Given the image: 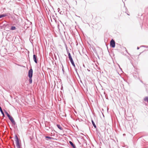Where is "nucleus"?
Here are the masks:
<instances>
[{
	"mask_svg": "<svg viewBox=\"0 0 148 148\" xmlns=\"http://www.w3.org/2000/svg\"><path fill=\"white\" fill-rule=\"evenodd\" d=\"M33 76V70L32 68L30 69L28 72V76L29 78V83L30 84L32 83V78Z\"/></svg>",
	"mask_w": 148,
	"mask_h": 148,
	"instance_id": "1",
	"label": "nucleus"
},
{
	"mask_svg": "<svg viewBox=\"0 0 148 148\" xmlns=\"http://www.w3.org/2000/svg\"><path fill=\"white\" fill-rule=\"evenodd\" d=\"M4 111L5 113L8 118L11 121L13 125H15L16 123L13 117L11 116L5 110H4Z\"/></svg>",
	"mask_w": 148,
	"mask_h": 148,
	"instance_id": "2",
	"label": "nucleus"
},
{
	"mask_svg": "<svg viewBox=\"0 0 148 148\" xmlns=\"http://www.w3.org/2000/svg\"><path fill=\"white\" fill-rule=\"evenodd\" d=\"M110 45L111 47L113 48H114L115 47V42L113 39H112L111 40L110 43Z\"/></svg>",
	"mask_w": 148,
	"mask_h": 148,
	"instance_id": "3",
	"label": "nucleus"
},
{
	"mask_svg": "<svg viewBox=\"0 0 148 148\" xmlns=\"http://www.w3.org/2000/svg\"><path fill=\"white\" fill-rule=\"evenodd\" d=\"M115 69L117 72L118 74L120 76V74H119V70L120 69V66L119 64H117V66H115Z\"/></svg>",
	"mask_w": 148,
	"mask_h": 148,
	"instance_id": "4",
	"label": "nucleus"
},
{
	"mask_svg": "<svg viewBox=\"0 0 148 148\" xmlns=\"http://www.w3.org/2000/svg\"><path fill=\"white\" fill-rule=\"evenodd\" d=\"M33 60L36 64H37L38 60H37V56L35 54H34L33 56Z\"/></svg>",
	"mask_w": 148,
	"mask_h": 148,
	"instance_id": "5",
	"label": "nucleus"
},
{
	"mask_svg": "<svg viewBox=\"0 0 148 148\" xmlns=\"http://www.w3.org/2000/svg\"><path fill=\"white\" fill-rule=\"evenodd\" d=\"M16 143V145L17 148H21L20 145L19 140H15Z\"/></svg>",
	"mask_w": 148,
	"mask_h": 148,
	"instance_id": "6",
	"label": "nucleus"
},
{
	"mask_svg": "<svg viewBox=\"0 0 148 148\" xmlns=\"http://www.w3.org/2000/svg\"><path fill=\"white\" fill-rule=\"evenodd\" d=\"M69 143L73 148H76L75 145L71 141H69Z\"/></svg>",
	"mask_w": 148,
	"mask_h": 148,
	"instance_id": "7",
	"label": "nucleus"
},
{
	"mask_svg": "<svg viewBox=\"0 0 148 148\" xmlns=\"http://www.w3.org/2000/svg\"><path fill=\"white\" fill-rule=\"evenodd\" d=\"M0 111L3 115V116L4 117L5 116V114L2 110V109L1 108V107L0 106Z\"/></svg>",
	"mask_w": 148,
	"mask_h": 148,
	"instance_id": "8",
	"label": "nucleus"
},
{
	"mask_svg": "<svg viewBox=\"0 0 148 148\" xmlns=\"http://www.w3.org/2000/svg\"><path fill=\"white\" fill-rule=\"evenodd\" d=\"M70 62L71 63L72 65L75 68V63H74V61H73V59L70 60Z\"/></svg>",
	"mask_w": 148,
	"mask_h": 148,
	"instance_id": "9",
	"label": "nucleus"
},
{
	"mask_svg": "<svg viewBox=\"0 0 148 148\" xmlns=\"http://www.w3.org/2000/svg\"><path fill=\"white\" fill-rule=\"evenodd\" d=\"M8 16V15H7L6 14H0V18L4 17L5 16Z\"/></svg>",
	"mask_w": 148,
	"mask_h": 148,
	"instance_id": "10",
	"label": "nucleus"
},
{
	"mask_svg": "<svg viewBox=\"0 0 148 148\" xmlns=\"http://www.w3.org/2000/svg\"><path fill=\"white\" fill-rule=\"evenodd\" d=\"M91 122H92V125H93V126L95 128H96V125H95L93 120L92 119H91Z\"/></svg>",
	"mask_w": 148,
	"mask_h": 148,
	"instance_id": "11",
	"label": "nucleus"
},
{
	"mask_svg": "<svg viewBox=\"0 0 148 148\" xmlns=\"http://www.w3.org/2000/svg\"><path fill=\"white\" fill-rule=\"evenodd\" d=\"M57 127L60 130H63V129L62 127L60 126V125L59 124H57Z\"/></svg>",
	"mask_w": 148,
	"mask_h": 148,
	"instance_id": "12",
	"label": "nucleus"
},
{
	"mask_svg": "<svg viewBox=\"0 0 148 148\" xmlns=\"http://www.w3.org/2000/svg\"><path fill=\"white\" fill-rule=\"evenodd\" d=\"M143 100L144 101L148 102V97H146L144 98Z\"/></svg>",
	"mask_w": 148,
	"mask_h": 148,
	"instance_id": "13",
	"label": "nucleus"
},
{
	"mask_svg": "<svg viewBox=\"0 0 148 148\" xmlns=\"http://www.w3.org/2000/svg\"><path fill=\"white\" fill-rule=\"evenodd\" d=\"M10 29L12 30H14L16 29V27L15 26H11Z\"/></svg>",
	"mask_w": 148,
	"mask_h": 148,
	"instance_id": "14",
	"label": "nucleus"
},
{
	"mask_svg": "<svg viewBox=\"0 0 148 148\" xmlns=\"http://www.w3.org/2000/svg\"><path fill=\"white\" fill-rule=\"evenodd\" d=\"M45 138H48V139H53V138L51 137H50V136H47L45 137Z\"/></svg>",
	"mask_w": 148,
	"mask_h": 148,
	"instance_id": "15",
	"label": "nucleus"
},
{
	"mask_svg": "<svg viewBox=\"0 0 148 148\" xmlns=\"http://www.w3.org/2000/svg\"><path fill=\"white\" fill-rule=\"evenodd\" d=\"M119 1V0H115L114 3L116 4H117L118 3V1Z\"/></svg>",
	"mask_w": 148,
	"mask_h": 148,
	"instance_id": "16",
	"label": "nucleus"
},
{
	"mask_svg": "<svg viewBox=\"0 0 148 148\" xmlns=\"http://www.w3.org/2000/svg\"><path fill=\"white\" fill-rule=\"evenodd\" d=\"M122 49H123V50H125V51L127 53V50L125 48L123 47L122 48Z\"/></svg>",
	"mask_w": 148,
	"mask_h": 148,
	"instance_id": "17",
	"label": "nucleus"
},
{
	"mask_svg": "<svg viewBox=\"0 0 148 148\" xmlns=\"http://www.w3.org/2000/svg\"><path fill=\"white\" fill-rule=\"evenodd\" d=\"M15 140H19V139L16 135H15Z\"/></svg>",
	"mask_w": 148,
	"mask_h": 148,
	"instance_id": "18",
	"label": "nucleus"
},
{
	"mask_svg": "<svg viewBox=\"0 0 148 148\" xmlns=\"http://www.w3.org/2000/svg\"><path fill=\"white\" fill-rule=\"evenodd\" d=\"M67 52L69 57L71 56L70 53L69 52Z\"/></svg>",
	"mask_w": 148,
	"mask_h": 148,
	"instance_id": "19",
	"label": "nucleus"
},
{
	"mask_svg": "<svg viewBox=\"0 0 148 148\" xmlns=\"http://www.w3.org/2000/svg\"><path fill=\"white\" fill-rule=\"evenodd\" d=\"M67 52L69 57L71 56L70 53L69 52Z\"/></svg>",
	"mask_w": 148,
	"mask_h": 148,
	"instance_id": "20",
	"label": "nucleus"
},
{
	"mask_svg": "<svg viewBox=\"0 0 148 148\" xmlns=\"http://www.w3.org/2000/svg\"><path fill=\"white\" fill-rule=\"evenodd\" d=\"M64 13L63 11H60V14H63Z\"/></svg>",
	"mask_w": 148,
	"mask_h": 148,
	"instance_id": "21",
	"label": "nucleus"
},
{
	"mask_svg": "<svg viewBox=\"0 0 148 148\" xmlns=\"http://www.w3.org/2000/svg\"><path fill=\"white\" fill-rule=\"evenodd\" d=\"M69 60H70L73 59V58H72V56H71L70 57H69Z\"/></svg>",
	"mask_w": 148,
	"mask_h": 148,
	"instance_id": "22",
	"label": "nucleus"
},
{
	"mask_svg": "<svg viewBox=\"0 0 148 148\" xmlns=\"http://www.w3.org/2000/svg\"><path fill=\"white\" fill-rule=\"evenodd\" d=\"M120 45H119L118 44H117V43L116 44V47H120Z\"/></svg>",
	"mask_w": 148,
	"mask_h": 148,
	"instance_id": "23",
	"label": "nucleus"
},
{
	"mask_svg": "<svg viewBox=\"0 0 148 148\" xmlns=\"http://www.w3.org/2000/svg\"><path fill=\"white\" fill-rule=\"evenodd\" d=\"M128 119H132V116H130V117H128Z\"/></svg>",
	"mask_w": 148,
	"mask_h": 148,
	"instance_id": "24",
	"label": "nucleus"
},
{
	"mask_svg": "<svg viewBox=\"0 0 148 148\" xmlns=\"http://www.w3.org/2000/svg\"><path fill=\"white\" fill-rule=\"evenodd\" d=\"M123 80V81H125L124 79L123 78V77H121V81L122 82L123 80Z\"/></svg>",
	"mask_w": 148,
	"mask_h": 148,
	"instance_id": "25",
	"label": "nucleus"
},
{
	"mask_svg": "<svg viewBox=\"0 0 148 148\" xmlns=\"http://www.w3.org/2000/svg\"><path fill=\"white\" fill-rule=\"evenodd\" d=\"M60 9L59 8H58V12L60 13Z\"/></svg>",
	"mask_w": 148,
	"mask_h": 148,
	"instance_id": "26",
	"label": "nucleus"
},
{
	"mask_svg": "<svg viewBox=\"0 0 148 148\" xmlns=\"http://www.w3.org/2000/svg\"><path fill=\"white\" fill-rule=\"evenodd\" d=\"M62 64V69H64V67L63 66V65L62 64Z\"/></svg>",
	"mask_w": 148,
	"mask_h": 148,
	"instance_id": "27",
	"label": "nucleus"
},
{
	"mask_svg": "<svg viewBox=\"0 0 148 148\" xmlns=\"http://www.w3.org/2000/svg\"><path fill=\"white\" fill-rule=\"evenodd\" d=\"M127 58L129 60H130V57L128 56H127Z\"/></svg>",
	"mask_w": 148,
	"mask_h": 148,
	"instance_id": "28",
	"label": "nucleus"
},
{
	"mask_svg": "<svg viewBox=\"0 0 148 148\" xmlns=\"http://www.w3.org/2000/svg\"><path fill=\"white\" fill-rule=\"evenodd\" d=\"M142 47H146L147 48H148V46H142Z\"/></svg>",
	"mask_w": 148,
	"mask_h": 148,
	"instance_id": "29",
	"label": "nucleus"
},
{
	"mask_svg": "<svg viewBox=\"0 0 148 148\" xmlns=\"http://www.w3.org/2000/svg\"><path fill=\"white\" fill-rule=\"evenodd\" d=\"M62 71H63V73L64 74V69H62Z\"/></svg>",
	"mask_w": 148,
	"mask_h": 148,
	"instance_id": "30",
	"label": "nucleus"
},
{
	"mask_svg": "<svg viewBox=\"0 0 148 148\" xmlns=\"http://www.w3.org/2000/svg\"><path fill=\"white\" fill-rule=\"evenodd\" d=\"M121 72H122V73H123V71L122 70V69L121 68Z\"/></svg>",
	"mask_w": 148,
	"mask_h": 148,
	"instance_id": "31",
	"label": "nucleus"
},
{
	"mask_svg": "<svg viewBox=\"0 0 148 148\" xmlns=\"http://www.w3.org/2000/svg\"><path fill=\"white\" fill-rule=\"evenodd\" d=\"M139 49V48L138 47L137 48V49Z\"/></svg>",
	"mask_w": 148,
	"mask_h": 148,
	"instance_id": "32",
	"label": "nucleus"
},
{
	"mask_svg": "<svg viewBox=\"0 0 148 148\" xmlns=\"http://www.w3.org/2000/svg\"><path fill=\"white\" fill-rule=\"evenodd\" d=\"M83 66H84V67H85V65H84V64H83Z\"/></svg>",
	"mask_w": 148,
	"mask_h": 148,
	"instance_id": "33",
	"label": "nucleus"
},
{
	"mask_svg": "<svg viewBox=\"0 0 148 148\" xmlns=\"http://www.w3.org/2000/svg\"><path fill=\"white\" fill-rule=\"evenodd\" d=\"M76 16H77V17H79V18H80V16H77V15H76Z\"/></svg>",
	"mask_w": 148,
	"mask_h": 148,
	"instance_id": "34",
	"label": "nucleus"
},
{
	"mask_svg": "<svg viewBox=\"0 0 148 148\" xmlns=\"http://www.w3.org/2000/svg\"><path fill=\"white\" fill-rule=\"evenodd\" d=\"M121 53H122V54H124V53H123H123L121 52Z\"/></svg>",
	"mask_w": 148,
	"mask_h": 148,
	"instance_id": "35",
	"label": "nucleus"
},
{
	"mask_svg": "<svg viewBox=\"0 0 148 148\" xmlns=\"http://www.w3.org/2000/svg\"><path fill=\"white\" fill-rule=\"evenodd\" d=\"M128 54H129V55H130V56H131V55H130V54H129V53H128Z\"/></svg>",
	"mask_w": 148,
	"mask_h": 148,
	"instance_id": "36",
	"label": "nucleus"
},
{
	"mask_svg": "<svg viewBox=\"0 0 148 148\" xmlns=\"http://www.w3.org/2000/svg\"><path fill=\"white\" fill-rule=\"evenodd\" d=\"M125 135V134H123V136H124V135Z\"/></svg>",
	"mask_w": 148,
	"mask_h": 148,
	"instance_id": "37",
	"label": "nucleus"
},
{
	"mask_svg": "<svg viewBox=\"0 0 148 148\" xmlns=\"http://www.w3.org/2000/svg\"><path fill=\"white\" fill-rule=\"evenodd\" d=\"M140 82H142V83L143 82H142L141 80L140 81Z\"/></svg>",
	"mask_w": 148,
	"mask_h": 148,
	"instance_id": "38",
	"label": "nucleus"
},
{
	"mask_svg": "<svg viewBox=\"0 0 148 148\" xmlns=\"http://www.w3.org/2000/svg\"><path fill=\"white\" fill-rule=\"evenodd\" d=\"M53 17H54V16L53 15Z\"/></svg>",
	"mask_w": 148,
	"mask_h": 148,
	"instance_id": "39",
	"label": "nucleus"
},
{
	"mask_svg": "<svg viewBox=\"0 0 148 148\" xmlns=\"http://www.w3.org/2000/svg\"><path fill=\"white\" fill-rule=\"evenodd\" d=\"M122 147H124L123 146H122Z\"/></svg>",
	"mask_w": 148,
	"mask_h": 148,
	"instance_id": "40",
	"label": "nucleus"
},
{
	"mask_svg": "<svg viewBox=\"0 0 148 148\" xmlns=\"http://www.w3.org/2000/svg\"><path fill=\"white\" fill-rule=\"evenodd\" d=\"M127 14L128 15H129V14Z\"/></svg>",
	"mask_w": 148,
	"mask_h": 148,
	"instance_id": "41",
	"label": "nucleus"
},
{
	"mask_svg": "<svg viewBox=\"0 0 148 148\" xmlns=\"http://www.w3.org/2000/svg\"><path fill=\"white\" fill-rule=\"evenodd\" d=\"M76 3H77V1H76Z\"/></svg>",
	"mask_w": 148,
	"mask_h": 148,
	"instance_id": "42",
	"label": "nucleus"
}]
</instances>
